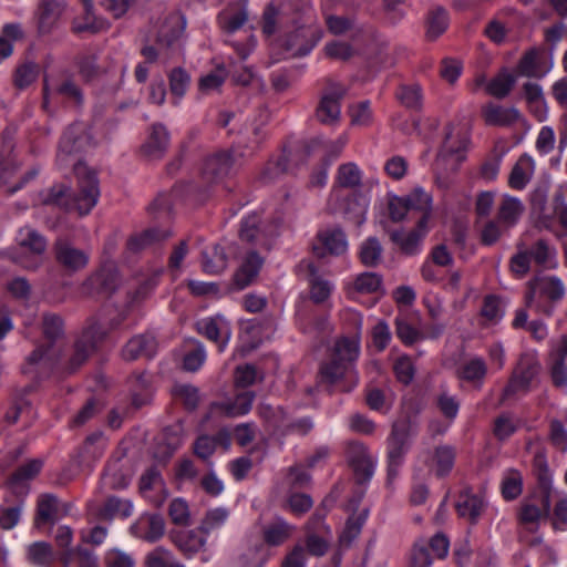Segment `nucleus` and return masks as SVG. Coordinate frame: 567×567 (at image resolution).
I'll use <instances>...</instances> for the list:
<instances>
[{"mask_svg":"<svg viewBox=\"0 0 567 567\" xmlns=\"http://www.w3.org/2000/svg\"><path fill=\"white\" fill-rule=\"evenodd\" d=\"M92 146V136L84 123L66 128L59 143L56 161L60 166L72 165L78 178V192L70 194V212L87 215L97 204L100 188L96 175L78 158V154Z\"/></svg>","mask_w":567,"mask_h":567,"instance_id":"f257e3e1","label":"nucleus"},{"mask_svg":"<svg viewBox=\"0 0 567 567\" xmlns=\"http://www.w3.org/2000/svg\"><path fill=\"white\" fill-rule=\"evenodd\" d=\"M185 29V19L179 13L167 16L158 27L155 37L141 50L147 62H167L181 51V38Z\"/></svg>","mask_w":567,"mask_h":567,"instance_id":"f03ea898","label":"nucleus"},{"mask_svg":"<svg viewBox=\"0 0 567 567\" xmlns=\"http://www.w3.org/2000/svg\"><path fill=\"white\" fill-rule=\"evenodd\" d=\"M454 127L449 125L444 143L434 163L435 183L441 189H449L453 185L452 175L464 161V152L468 140L465 134H454Z\"/></svg>","mask_w":567,"mask_h":567,"instance_id":"7ed1b4c3","label":"nucleus"},{"mask_svg":"<svg viewBox=\"0 0 567 567\" xmlns=\"http://www.w3.org/2000/svg\"><path fill=\"white\" fill-rule=\"evenodd\" d=\"M565 295L566 287L560 278L536 276L527 282L525 303L535 312L550 317Z\"/></svg>","mask_w":567,"mask_h":567,"instance_id":"20e7f679","label":"nucleus"},{"mask_svg":"<svg viewBox=\"0 0 567 567\" xmlns=\"http://www.w3.org/2000/svg\"><path fill=\"white\" fill-rule=\"evenodd\" d=\"M360 353V343L357 338L343 337L333 348L332 354L320 368L321 379L330 384L338 382L351 369Z\"/></svg>","mask_w":567,"mask_h":567,"instance_id":"39448f33","label":"nucleus"},{"mask_svg":"<svg viewBox=\"0 0 567 567\" xmlns=\"http://www.w3.org/2000/svg\"><path fill=\"white\" fill-rule=\"evenodd\" d=\"M415 434V425L409 419L399 420L392 424L386 439L388 477L390 480L398 475V470L410 449L411 439Z\"/></svg>","mask_w":567,"mask_h":567,"instance_id":"423d86ee","label":"nucleus"},{"mask_svg":"<svg viewBox=\"0 0 567 567\" xmlns=\"http://www.w3.org/2000/svg\"><path fill=\"white\" fill-rule=\"evenodd\" d=\"M107 329L94 318L90 319L81 336L75 340L72 353L65 364L69 373L75 372L105 339Z\"/></svg>","mask_w":567,"mask_h":567,"instance_id":"0eeeda50","label":"nucleus"},{"mask_svg":"<svg viewBox=\"0 0 567 567\" xmlns=\"http://www.w3.org/2000/svg\"><path fill=\"white\" fill-rule=\"evenodd\" d=\"M540 371V363L535 353H523L516 364L512 377L502 393V402L513 398L517 393H527L533 381Z\"/></svg>","mask_w":567,"mask_h":567,"instance_id":"6e6552de","label":"nucleus"},{"mask_svg":"<svg viewBox=\"0 0 567 567\" xmlns=\"http://www.w3.org/2000/svg\"><path fill=\"white\" fill-rule=\"evenodd\" d=\"M60 358V350L53 346L41 344L25 359L21 371L35 382L49 378Z\"/></svg>","mask_w":567,"mask_h":567,"instance_id":"1a4fd4ad","label":"nucleus"},{"mask_svg":"<svg viewBox=\"0 0 567 567\" xmlns=\"http://www.w3.org/2000/svg\"><path fill=\"white\" fill-rule=\"evenodd\" d=\"M120 277L115 266L106 264L90 275L81 285V293L89 298H107L118 287Z\"/></svg>","mask_w":567,"mask_h":567,"instance_id":"9d476101","label":"nucleus"},{"mask_svg":"<svg viewBox=\"0 0 567 567\" xmlns=\"http://www.w3.org/2000/svg\"><path fill=\"white\" fill-rule=\"evenodd\" d=\"M51 97H61L65 103L74 106L82 105L84 101L81 86L70 73H62L52 82L44 79L43 104L47 105Z\"/></svg>","mask_w":567,"mask_h":567,"instance_id":"9b49d317","label":"nucleus"},{"mask_svg":"<svg viewBox=\"0 0 567 567\" xmlns=\"http://www.w3.org/2000/svg\"><path fill=\"white\" fill-rule=\"evenodd\" d=\"M347 461L358 484L369 482L375 471V460L369 447L359 441H351L347 445Z\"/></svg>","mask_w":567,"mask_h":567,"instance_id":"f8f14e48","label":"nucleus"},{"mask_svg":"<svg viewBox=\"0 0 567 567\" xmlns=\"http://www.w3.org/2000/svg\"><path fill=\"white\" fill-rule=\"evenodd\" d=\"M347 89L340 83L327 81L316 116L322 124L331 125L340 118V102L344 97Z\"/></svg>","mask_w":567,"mask_h":567,"instance_id":"ddd939ff","label":"nucleus"},{"mask_svg":"<svg viewBox=\"0 0 567 567\" xmlns=\"http://www.w3.org/2000/svg\"><path fill=\"white\" fill-rule=\"evenodd\" d=\"M315 147V143L302 142L296 145L293 148L279 155L276 159H270L261 173V179L265 183H271L278 179L282 174L289 171L290 157L297 162L305 161Z\"/></svg>","mask_w":567,"mask_h":567,"instance_id":"4468645a","label":"nucleus"},{"mask_svg":"<svg viewBox=\"0 0 567 567\" xmlns=\"http://www.w3.org/2000/svg\"><path fill=\"white\" fill-rule=\"evenodd\" d=\"M322 38V31L316 27H300L287 34L282 42L285 51L290 56H305L311 52Z\"/></svg>","mask_w":567,"mask_h":567,"instance_id":"2eb2a0df","label":"nucleus"},{"mask_svg":"<svg viewBox=\"0 0 567 567\" xmlns=\"http://www.w3.org/2000/svg\"><path fill=\"white\" fill-rule=\"evenodd\" d=\"M53 252L58 265L68 274L83 270L89 264V255L76 248L65 238H58L53 246Z\"/></svg>","mask_w":567,"mask_h":567,"instance_id":"dca6fc26","label":"nucleus"},{"mask_svg":"<svg viewBox=\"0 0 567 567\" xmlns=\"http://www.w3.org/2000/svg\"><path fill=\"white\" fill-rule=\"evenodd\" d=\"M19 245L25 252H30V257L19 260L20 265L25 269H37L41 261L42 255L47 249V240L37 230L31 228H23L19 233Z\"/></svg>","mask_w":567,"mask_h":567,"instance_id":"f3484780","label":"nucleus"},{"mask_svg":"<svg viewBox=\"0 0 567 567\" xmlns=\"http://www.w3.org/2000/svg\"><path fill=\"white\" fill-rule=\"evenodd\" d=\"M65 8V0H42L35 16L39 34L48 35L55 31Z\"/></svg>","mask_w":567,"mask_h":567,"instance_id":"a211bd4d","label":"nucleus"},{"mask_svg":"<svg viewBox=\"0 0 567 567\" xmlns=\"http://www.w3.org/2000/svg\"><path fill=\"white\" fill-rule=\"evenodd\" d=\"M130 533L147 543H156L165 534V520L159 514H142L131 525Z\"/></svg>","mask_w":567,"mask_h":567,"instance_id":"6ab92c4d","label":"nucleus"},{"mask_svg":"<svg viewBox=\"0 0 567 567\" xmlns=\"http://www.w3.org/2000/svg\"><path fill=\"white\" fill-rule=\"evenodd\" d=\"M197 331L215 342L219 352L224 351L231 334L229 322L219 315L198 321Z\"/></svg>","mask_w":567,"mask_h":567,"instance_id":"aec40b11","label":"nucleus"},{"mask_svg":"<svg viewBox=\"0 0 567 567\" xmlns=\"http://www.w3.org/2000/svg\"><path fill=\"white\" fill-rule=\"evenodd\" d=\"M300 274H305L310 286V298L316 303L326 301L333 289V285L318 274V268L312 261L302 260L298 265Z\"/></svg>","mask_w":567,"mask_h":567,"instance_id":"412c9836","label":"nucleus"},{"mask_svg":"<svg viewBox=\"0 0 567 567\" xmlns=\"http://www.w3.org/2000/svg\"><path fill=\"white\" fill-rule=\"evenodd\" d=\"M81 1L84 12L82 16L74 18L72 22V31L74 33H99L106 31L110 28V23L106 19L95 16L92 0Z\"/></svg>","mask_w":567,"mask_h":567,"instance_id":"4be33fe9","label":"nucleus"},{"mask_svg":"<svg viewBox=\"0 0 567 567\" xmlns=\"http://www.w3.org/2000/svg\"><path fill=\"white\" fill-rule=\"evenodd\" d=\"M157 350L156 338L151 333L135 336L125 344L122 355L126 361H133L138 358H152Z\"/></svg>","mask_w":567,"mask_h":567,"instance_id":"5701e85b","label":"nucleus"},{"mask_svg":"<svg viewBox=\"0 0 567 567\" xmlns=\"http://www.w3.org/2000/svg\"><path fill=\"white\" fill-rule=\"evenodd\" d=\"M318 241L320 246H315V251L318 256H323L327 252L336 256L344 254L348 249L347 236L340 228H330L322 230L318 234Z\"/></svg>","mask_w":567,"mask_h":567,"instance_id":"b1692460","label":"nucleus"},{"mask_svg":"<svg viewBox=\"0 0 567 567\" xmlns=\"http://www.w3.org/2000/svg\"><path fill=\"white\" fill-rule=\"evenodd\" d=\"M272 413L274 420H271L270 422L272 423L274 427L277 431H279L282 435L291 433L306 435L313 427V422L311 421L310 417L290 420L286 411L281 408H277V410L272 411Z\"/></svg>","mask_w":567,"mask_h":567,"instance_id":"393cba45","label":"nucleus"},{"mask_svg":"<svg viewBox=\"0 0 567 567\" xmlns=\"http://www.w3.org/2000/svg\"><path fill=\"white\" fill-rule=\"evenodd\" d=\"M169 145V133L165 125L155 123L152 125L148 137L142 146V152L150 158H161Z\"/></svg>","mask_w":567,"mask_h":567,"instance_id":"a878e982","label":"nucleus"},{"mask_svg":"<svg viewBox=\"0 0 567 567\" xmlns=\"http://www.w3.org/2000/svg\"><path fill=\"white\" fill-rule=\"evenodd\" d=\"M455 507L462 518L467 519L471 524H476L485 509V503L480 495L465 489L460 493Z\"/></svg>","mask_w":567,"mask_h":567,"instance_id":"bb28decb","label":"nucleus"},{"mask_svg":"<svg viewBox=\"0 0 567 567\" xmlns=\"http://www.w3.org/2000/svg\"><path fill=\"white\" fill-rule=\"evenodd\" d=\"M524 212L525 206L519 198L505 194L498 204L497 219L504 228H512L519 221Z\"/></svg>","mask_w":567,"mask_h":567,"instance_id":"cd10ccee","label":"nucleus"},{"mask_svg":"<svg viewBox=\"0 0 567 567\" xmlns=\"http://www.w3.org/2000/svg\"><path fill=\"white\" fill-rule=\"evenodd\" d=\"M248 20V11L243 2L229 3L219 14L218 23L227 33L239 30Z\"/></svg>","mask_w":567,"mask_h":567,"instance_id":"c85d7f7f","label":"nucleus"},{"mask_svg":"<svg viewBox=\"0 0 567 567\" xmlns=\"http://www.w3.org/2000/svg\"><path fill=\"white\" fill-rule=\"evenodd\" d=\"M487 364L483 358L472 357L460 364L457 377L480 389L487 375Z\"/></svg>","mask_w":567,"mask_h":567,"instance_id":"c756f323","label":"nucleus"},{"mask_svg":"<svg viewBox=\"0 0 567 567\" xmlns=\"http://www.w3.org/2000/svg\"><path fill=\"white\" fill-rule=\"evenodd\" d=\"M233 167L230 154L219 152L209 156L203 168V176L208 182H217L227 176Z\"/></svg>","mask_w":567,"mask_h":567,"instance_id":"7c9ffc66","label":"nucleus"},{"mask_svg":"<svg viewBox=\"0 0 567 567\" xmlns=\"http://www.w3.org/2000/svg\"><path fill=\"white\" fill-rule=\"evenodd\" d=\"M169 538L178 550L187 558L193 557L202 550L206 544V539L199 536L195 530L171 533Z\"/></svg>","mask_w":567,"mask_h":567,"instance_id":"2f4dec72","label":"nucleus"},{"mask_svg":"<svg viewBox=\"0 0 567 567\" xmlns=\"http://www.w3.org/2000/svg\"><path fill=\"white\" fill-rule=\"evenodd\" d=\"M482 115L487 125L508 126L519 118V112L515 107H504L493 103L486 104Z\"/></svg>","mask_w":567,"mask_h":567,"instance_id":"473e14b6","label":"nucleus"},{"mask_svg":"<svg viewBox=\"0 0 567 567\" xmlns=\"http://www.w3.org/2000/svg\"><path fill=\"white\" fill-rule=\"evenodd\" d=\"M534 171V159L529 155L523 154L512 168L508 177L509 187L517 190L524 189L532 179Z\"/></svg>","mask_w":567,"mask_h":567,"instance_id":"72a5a7b5","label":"nucleus"},{"mask_svg":"<svg viewBox=\"0 0 567 567\" xmlns=\"http://www.w3.org/2000/svg\"><path fill=\"white\" fill-rule=\"evenodd\" d=\"M43 467L42 458H31L19 465L8 478V485L14 492L25 486V484L35 478Z\"/></svg>","mask_w":567,"mask_h":567,"instance_id":"f704fd0d","label":"nucleus"},{"mask_svg":"<svg viewBox=\"0 0 567 567\" xmlns=\"http://www.w3.org/2000/svg\"><path fill=\"white\" fill-rule=\"evenodd\" d=\"M262 262L264 259L256 251L248 252L240 268L234 276L236 287L244 289L250 285L252 279L258 275Z\"/></svg>","mask_w":567,"mask_h":567,"instance_id":"c9c22d12","label":"nucleus"},{"mask_svg":"<svg viewBox=\"0 0 567 567\" xmlns=\"http://www.w3.org/2000/svg\"><path fill=\"white\" fill-rule=\"evenodd\" d=\"M262 262L264 259L256 251L248 252L240 268L234 276L236 287L244 289L250 285L252 279L258 275Z\"/></svg>","mask_w":567,"mask_h":567,"instance_id":"e433bc0d","label":"nucleus"},{"mask_svg":"<svg viewBox=\"0 0 567 567\" xmlns=\"http://www.w3.org/2000/svg\"><path fill=\"white\" fill-rule=\"evenodd\" d=\"M427 233V226L411 230L408 234L400 231H393L391 234V240L396 244L401 251L405 255H415L420 251L421 243Z\"/></svg>","mask_w":567,"mask_h":567,"instance_id":"4c0bfd02","label":"nucleus"},{"mask_svg":"<svg viewBox=\"0 0 567 567\" xmlns=\"http://www.w3.org/2000/svg\"><path fill=\"white\" fill-rule=\"evenodd\" d=\"M526 250L530 259L538 266L551 268L556 264L557 250L548 239L539 238Z\"/></svg>","mask_w":567,"mask_h":567,"instance_id":"58836bf2","label":"nucleus"},{"mask_svg":"<svg viewBox=\"0 0 567 567\" xmlns=\"http://www.w3.org/2000/svg\"><path fill=\"white\" fill-rule=\"evenodd\" d=\"M403 198L410 212L416 210L422 214L421 218L417 221L419 228L425 227L431 215L432 197L423 189L415 188L412 193H410L408 196Z\"/></svg>","mask_w":567,"mask_h":567,"instance_id":"ea45409f","label":"nucleus"},{"mask_svg":"<svg viewBox=\"0 0 567 567\" xmlns=\"http://www.w3.org/2000/svg\"><path fill=\"white\" fill-rule=\"evenodd\" d=\"M202 257L203 270L206 274L218 275L227 267L228 258L225 248L218 244L203 250Z\"/></svg>","mask_w":567,"mask_h":567,"instance_id":"a19ab883","label":"nucleus"},{"mask_svg":"<svg viewBox=\"0 0 567 567\" xmlns=\"http://www.w3.org/2000/svg\"><path fill=\"white\" fill-rule=\"evenodd\" d=\"M34 386L35 385L33 383L27 385L23 389L22 394L17 398L14 405L6 413L4 419L9 424H14L19 420H24V424L27 425L33 419L34 412L31 403L27 401L23 395L30 391H33Z\"/></svg>","mask_w":567,"mask_h":567,"instance_id":"79ce46f5","label":"nucleus"},{"mask_svg":"<svg viewBox=\"0 0 567 567\" xmlns=\"http://www.w3.org/2000/svg\"><path fill=\"white\" fill-rule=\"evenodd\" d=\"M106 447V441L101 432H96L86 437L80 451V464L90 465L99 460Z\"/></svg>","mask_w":567,"mask_h":567,"instance_id":"37998d69","label":"nucleus"},{"mask_svg":"<svg viewBox=\"0 0 567 567\" xmlns=\"http://www.w3.org/2000/svg\"><path fill=\"white\" fill-rule=\"evenodd\" d=\"M131 399L135 409H140L151 403L152 389L151 378L146 373H140L132 380Z\"/></svg>","mask_w":567,"mask_h":567,"instance_id":"c03bdc74","label":"nucleus"},{"mask_svg":"<svg viewBox=\"0 0 567 567\" xmlns=\"http://www.w3.org/2000/svg\"><path fill=\"white\" fill-rule=\"evenodd\" d=\"M292 532V525L278 518L264 528V544L266 546H279L290 538Z\"/></svg>","mask_w":567,"mask_h":567,"instance_id":"a18cd8bd","label":"nucleus"},{"mask_svg":"<svg viewBox=\"0 0 567 567\" xmlns=\"http://www.w3.org/2000/svg\"><path fill=\"white\" fill-rule=\"evenodd\" d=\"M455 455L456 452L453 446L440 445L435 447L431 461V467L434 470L437 476H445L452 471Z\"/></svg>","mask_w":567,"mask_h":567,"instance_id":"49530a36","label":"nucleus"},{"mask_svg":"<svg viewBox=\"0 0 567 567\" xmlns=\"http://www.w3.org/2000/svg\"><path fill=\"white\" fill-rule=\"evenodd\" d=\"M447 27L449 16L446 10L442 7L432 9L426 19V39L430 41L436 40L446 31Z\"/></svg>","mask_w":567,"mask_h":567,"instance_id":"de8ad7c7","label":"nucleus"},{"mask_svg":"<svg viewBox=\"0 0 567 567\" xmlns=\"http://www.w3.org/2000/svg\"><path fill=\"white\" fill-rule=\"evenodd\" d=\"M133 514V504L128 499L118 497H109L100 509L102 519H113L115 517L127 518Z\"/></svg>","mask_w":567,"mask_h":567,"instance_id":"09e8293b","label":"nucleus"},{"mask_svg":"<svg viewBox=\"0 0 567 567\" xmlns=\"http://www.w3.org/2000/svg\"><path fill=\"white\" fill-rule=\"evenodd\" d=\"M52 546L45 542H35L27 548V559L38 567H49L54 560Z\"/></svg>","mask_w":567,"mask_h":567,"instance_id":"8fccbe9b","label":"nucleus"},{"mask_svg":"<svg viewBox=\"0 0 567 567\" xmlns=\"http://www.w3.org/2000/svg\"><path fill=\"white\" fill-rule=\"evenodd\" d=\"M59 501L52 494H44L39 497L37 508V525L54 523L59 519Z\"/></svg>","mask_w":567,"mask_h":567,"instance_id":"3c124183","label":"nucleus"},{"mask_svg":"<svg viewBox=\"0 0 567 567\" xmlns=\"http://www.w3.org/2000/svg\"><path fill=\"white\" fill-rule=\"evenodd\" d=\"M342 209L343 215L348 219L352 220L357 225H360L365 219L368 200L360 194L353 193L347 197Z\"/></svg>","mask_w":567,"mask_h":567,"instance_id":"603ef678","label":"nucleus"},{"mask_svg":"<svg viewBox=\"0 0 567 567\" xmlns=\"http://www.w3.org/2000/svg\"><path fill=\"white\" fill-rule=\"evenodd\" d=\"M362 172L357 164L349 162L338 167L336 183L339 187L355 189L361 186Z\"/></svg>","mask_w":567,"mask_h":567,"instance_id":"864d4df0","label":"nucleus"},{"mask_svg":"<svg viewBox=\"0 0 567 567\" xmlns=\"http://www.w3.org/2000/svg\"><path fill=\"white\" fill-rule=\"evenodd\" d=\"M518 73L528 78H542L547 70L540 68V56L537 49H530L524 53L517 65Z\"/></svg>","mask_w":567,"mask_h":567,"instance_id":"5fc2aeb1","label":"nucleus"},{"mask_svg":"<svg viewBox=\"0 0 567 567\" xmlns=\"http://www.w3.org/2000/svg\"><path fill=\"white\" fill-rule=\"evenodd\" d=\"M224 442L226 446L229 444V436L225 432H219L216 436H208L203 435L199 436L195 444H194V451L195 454L204 460L207 461L215 452L217 443Z\"/></svg>","mask_w":567,"mask_h":567,"instance_id":"6e6d98bb","label":"nucleus"},{"mask_svg":"<svg viewBox=\"0 0 567 567\" xmlns=\"http://www.w3.org/2000/svg\"><path fill=\"white\" fill-rule=\"evenodd\" d=\"M172 233L169 230H161V229H148L141 235L132 237L128 243V249L132 251H138L147 246L163 241L169 238Z\"/></svg>","mask_w":567,"mask_h":567,"instance_id":"4d7b16f0","label":"nucleus"},{"mask_svg":"<svg viewBox=\"0 0 567 567\" xmlns=\"http://www.w3.org/2000/svg\"><path fill=\"white\" fill-rule=\"evenodd\" d=\"M383 248L375 237H369L360 247L359 257L361 262L367 267H375L382 259Z\"/></svg>","mask_w":567,"mask_h":567,"instance_id":"13d9d810","label":"nucleus"},{"mask_svg":"<svg viewBox=\"0 0 567 567\" xmlns=\"http://www.w3.org/2000/svg\"><path fill=\"white\" fill-rule=\"evenodd\" d=\"M255 393L245 391L236 395L233 402L223 403L220 408L228 416H238L247 414L252 406Z\"/></svg>","mask_w":567,"mask_h":567,"instance_id":"bf43d9fd","label":"nucleus"},{"mask_svg":"<svg viewBox=\"0 0 567 567\" xmlns=\"http://www.w3.org/2000/svg\"><path fill=\"white\" fill-rule=\"evenodd\" d=\"M41 202L44 205L60 207L70 212V193L64 185H53L41 195Z\"/></svg>","mask_w":567,"mask_h":567,"instance_id":"052dcab7","label":"nucleus"},{"mask_svg":"<svg viewBox=\"0 0 567 567\" xmlns=\"http://www.w3.org/2000/svg\"><path fill=\"white\" fill-rule=\"evenodd\" d=\"M516 79L508 72H502L489 81L486 91L489 95L504 99L512 91L515 85Z\"/></svg>","mask_w":567,"mask_h":567,"instance_id":"680f3d73","label":"nucleus"},{"mask_svg":"<svg viewBox=\"0 0 567 567\" xmlns=\"http://www.w3.org/2000/svg\"><path fill=\"white\" fill-rule=\"evenodd\" d=\"M269 556V548L260 542L240 556V563L243 567H264Z\"/></svg>","mask_w":567,"mask_h":567,"instance_id":"e2e57ef3","label":"nucleus"},{"mask_svg":"<svg viewBox=\"0 0 567 567\" xmlns=\"http://www.w3.org/2000/svg\"><path fill=\"white\" fill-rule=\"evenodd\" d=\"M63 320L54 313H47L42 319L43 334L48 340L47 346H54V342L63 337Z\"/></svg>","mask_w":567,"mask_h":567,"instance_id":"0e129e2a","label":"nucleus"},{"mask_svg":"<svg viewBox=\"0 0 567 567\" xmlns=\"http://www.w3.org/2000/svg\"><path fill=\"white\" fill-rule=\"evenodd\" d=\"M398 100L408 109L419 110L422 105V93L419 84H403L396 91Z\"/></svg>","mask_w":567,"mask_h":567,"instance_id":"69168bd1","label":"nucleus"},{"mask_svg":"<svg viewBox=\"0 0 567 567\" xmlns=\"http://www.w3.org/2000/svg\"><path fill=\"white\" fill-rule=\"evenodd\" d=\"M523 478L518 471L508 470L502 482V494L505 499L517 498L522 493Z\"/></svg>","mask_w":567,"mask_h":567,"instance_id":"338daca9","label":"nucleus"},{"mask_svg":"<svg viewBox=\"0 0 567 567\" xmlns=\"http://www.w3.org/2000/svg\"><path fill=\"white\" fill-rule=\"evenodd\" d=\"M175 561V555L163 546L154 548L145 557L146 567H171Z\"/></svg>","mask_w":567,"mask_h":567,"instance_id":"774afa93","label":"nucleus"}]
</instances>
